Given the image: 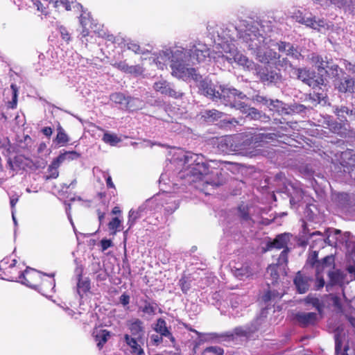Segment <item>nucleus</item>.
I'll return each instance as SVG.
<instances>
[{
    "label": "nucleus",
    "mask_w": 355,
    "mask_h": 355,
    "mask_svg": "<svg viewBox=\"0 0 355 355\" xmlns=\"http://www.w3.org/2000/svg\"><path fill=\"white\" fill-rule=\"evenodd\" d=\"M297 75L299 80L313 88L319 87L320 85H323L324 83V80L322 77L314 78L313 73L306 69H298L297 71Z\"/></svg>",
    "instance_id": "nucleus-10"
},
{
    "label": "nucleus",
    "mask_w": 355,
    "mask_h": 355,
    "mask_svg": "<svg viewBox=\"0 0 355 355\" xmlns=\"http://www.w3.org/2000/svg\"><path fill=\"white\" fill-rule=\"evenodd\" d=\"M198 83V87L200 92L205 96L214 101H220L225 106L239 110L246 96L236 89L225 87L222 86L216 87L211 80L202 79L196 81Z\"/></svg>",
    "instance_id": "nucleus-5"
},
{
    "label": "nucleus",
    "mask_w": 355,
    "mask_h": 355,
    "mask_svg": "<svg viewBox=\"0 0 355 355\" xmlns=\"http://www.w3.org/2000/svg\"><path fill=\"white\" fill-rule=\"evenodd\" d=\"M234 272V275L239 279H243L244 277H248L252 274L250 268L247 264L240 268H236Z\"/></svg>",
    "instance_id": "nucleus-38"
},
{
    "label": "nucleus",
    "mask_w": 355,
    "mask_h": 355,
    "mask_svg": "<svg viewBox=\"0 0 355 355\" xmlns=\"http://www.w3.org/2000/svg\"><path fill=\"white\" fill-rule=\"evenodd\" d=\"M58 29L62 40L69 42L70 40V34L67 29L62 26H60Z\"/></svg>",
    "instance_id": "nucleus-58"
},
{
    "label": "nucleus",
    "mask_w": 355,
    "mask_h": 355,
    "mask_svg": "<svg viewBox=\"0 0 355 355\" xmlns=\"http://www.w3.org/2000/svg\"><path fill=\"white\" fill-rule=\"evenodd\" d=\"M180 285L181 286L182 291L184 293H187L191 286L190 283L184 277L180 279Z\"/></svg>",
    "instance_id": "nucleus-63"
},
{
    "label": "nucleus",
    "mask_w": 355,
    "mask_h": 355,
    "mask_svg": "<svg viewBox=\"0 0 355 355\" xmlns=\"http://www.w3.org/2000/svg\"><path fill=\"white\" fill-rule=\"evenodd\" d=\"M102 139L105 143L111 146H115L121 141L120 138H119L116 135L111 134L108 132H106L103 135Z\"/></svg>",
    "instance_id": "nucleus-41"
},
{
    "label": "nucleus",
    "mask_w": 355,
    "mask_h": 355,
    "mask_svg": "<svg viewBox=\"0 0 355 355\" xmlns=\"http://www.w3.org/2000/svg\"><path fill=\"white\" fill-rule=\"evenodd\" d=\"M128 105L125 106V109L130 111H135L142 107L143 102L138 98H131L128 96Z\"/></svg>",
    "instance_id": "nucleus-39"
},
{
    "label": "nucleus",
    "mask_w": 355,
    "mask_h": 355,
    "mask_svg": "<svg viewBox=\"0 0 355 355\" xmlns=\"http://www.w3.org/2000/svg\"><path fill=\"white\" fill-rule=\"evenodd\" d=\"M40 277V273L39 272L28 267L24 272L20 273L18 279L21 284L35 288V286L32 284L31 281Z\"/></svg>",
    "instance_id": "nucleus-18"
},
{
    "label": "nucleus",
    "mask_w": 355,
    "mask_h": 355,
    "mask_svg": "<svg viewBox=\"0 0 355 355\" xmlns=\"http://www.w3.org/2000/svg\"><path fill=\"white\" fill-rule=\"evenodd\" d=\"M110 100L119 104L122 109H125V106L128 105V96H125L121 93H114L110 95Z\"/></svg>",
    "instance_id": "nucleus-32"
},
{
    "label": "nucleus",
    "mask_w": 355,
    "mask_h": 355,
    "mask_svg": "<svg viewBox=\"0 0 355 355\" xmlns=\"http://www.w3.org/2000/svg\"><path fill=\"white\" fill-rule=\"evenodd\" d=\"M263 26L258 21H243L239 25L240 40L250 53L263 63L276 64L280 55L272 50L266 51L271 40L266 37Z\"/></svg>",
    "instance_id": "nucleus-1"
},
{
    "label": "nucleus",
    "mask_w": 355,
    "mask_h": 355,
    "mask_svg": "<svg viewBox=\"0 0 355 355\" xmlns=\"http://www.w3.org/2000/svg\"><path fill=\"white\" fill-rule=\"evenodd\" d=\"M58 167H55L53 165H50L49 166L48 171L49 173V176L47 177V179L49 178H56L58 177L59 173L58 171Z\"/></svg>",
    "instance_id": "nucleus-59"
},
{
    "label": "nucleus",
    "mask_w": 355,
    "mask_h": 355,
    "mask_svg": "<svg viewBox=\"0 0 355 355\" xmlns=\"http://www.w3.org/2000/svg\"><path fill=\"white\" fill-rule=\"evenodd\" d=\"M10 87H11V89L12 92V101L8 102V107H10L11 109H15L17 107V104L18 89H17V85H14V84H12Z\"/></svg>",
    "instance_id": "nucleus-45"
},
{
    "label": "nucleus",
    "mask_w": 355,
    "mask_h": 355,
    "mask_svg": "<svg viewBox=\"0 0 355 355\" xmlns=\"http://www.w3.org/2000/svg\"><path fill=\"white\" fill-rule=\"evenodd\" d=\"M270 99H268L267 98L266 96H261V95H256L254 97V101L259 103H261L266 106L268 107V104H269V102H270Z\"/></svg>",
    "instance_id": "nucleus-61"
},
{
    "label": "nucleus",
    "mask_w": 355,
    "mask_h": 355,
    "mask_svg": "<svg viewBox=\"0 0 355 355\" xmlns=\"http://www.w3.org/2000/svg\"><path fill=\"white\" fill-rule=\"evenodd\" d=\"M85 15H86L85 13L82 14L80 15V23L83 27V30L80 33V35H81L80 39L82 40L83 42H85V41L83 40V38L88 36L89 33L87 26H90L92 24V22H91L89 18L87 17V16Z\"/></svg>",
    "instance_id": "nucleus-31"
},
{
    "label": "nucleus",
    "mask_w": 355,
    "mask_h": 355,
    "mask_svg": "<svg viewBox=\"0 0 355 355\" xmlns=\"http://www.w3.org/2000/svg\"><path fill=\"white\" fill-rule=\"evenodd\" d=\"M291 235L288 233L279 234L276 236L272 242H270L267 245V249L269 250L273 248L277 249H286L287 245L290 241Z\"/></svg>",
    "instance_id": "nucleus-19"
},
{
    "label": "nucleus",
    "mask_w": 355,
    "mask_h": 355,
    "mask_svg": "<svg viewBox=\"0 0 355 355\" xmlns=\"http://www.w3.org/2000/svg\"><path fill=\"white\" fill-rule=\"evenodd\" d=\"M312 63L318 68L321 77L327 73V68L329 67V61L327 58H323L319 55L313 53L310 57Z\"/></svg>",
    "instance_id": "nucleus-21"
},
{
    "label": "nucleus",
    "mask_w": 355,
    "mask_h": 355,
    "mask_svg": "<svg viewBox=\"0 0 355 355\" xmlns=\"http://www.w3.org/2000/svg\"><path fill=\"white\" fill-rule=\"evenodd\" d=\"M179 207V202L175 199L170 197L168 202H166L164 205V210L168 214L174 212Z\"/></svg>",
    "instance_id": "nucleus-43"
},
{
    "label": "nucleus",
    "mask_w": 355,
    "mask_h": 355,
    "mask_svg": "<svg viewBox=\"0 0 355 355\" xmlns=\"http://www.w3.org/2000/svg\"><path fill=\"white\" fill-rule=\"evenodd\" d=\"M56 131L57 135L54 139V142L60 146H65L69 141V135L60 124L58 125Z\"/></svg>",
    "instance_id": "nucleus-28"
},
{
    "label": "nucleus",
    "mask_w": 355,
    "mask_h": 355,
    "mask_svg": "<svg viewBox=\"0 0 355 355\" xmlns=\"http://www.w3.org/2000/svg\"><path fill=\"white\" fill-rule=\"evenodd\" d=\"M328 298L337 313L344 312L343 302L346 300V297L343 290L341 294H329Z\"/></svg>",
    "instance_id": "nucleus-20"
},
{
    "label": "nucleus",
    "mask_w": 355,
    "mask_h": 355,
    "mask_svg": "<svg viewBox=\"0 0 355 355\" xmlns=\"http://www.w3.org/2000/svg\"><path fill=\"white\" fill-rule=\"evenodd\" d=\"M69 154H60L58 157H57L51 163V165L59 167L62 163H63L66 160V156H69Z\"/></svg>",
    "instance_id": "nucleus-53"
},
{
    "label": "nucleus",
    "mask_w": 355,
    "mask_h": 355,
    "mask_svg": "<svg viewBox=\"0 0 355 355\" xmlns=\"http://www.w3.org/2000/svg\"><path fill=\"white\" fill-rule=\"evenodd\" d=\"M297 322L302 327L314 324L318 320V315L313 312H300L295 315Z\"/></svg>",
    "instance_id": "nucleus-17"
},
{
    "label": "nucleus",
    "mask_w": 355,
    "mask_h": 355,
    "mask_svg": "<svg viewBox=\"0 0 355 355\" xmlns=\"http://www.w3.org/2000/svg\"><path fill=\"white\" fill-rule=\"evenodd\" d=\"M238 214L243 220H248L249 218L248 208L245 205H241L238 207Z\"/></svg>",
    "instance_id": "nucleus-55"
},
{
    "label": "nucleus",
    "mask_w": 355,
    "mask_h": 355,
    "mask_svg": "<svg viewBox=\"0 0 355 355\" xmlns=\"http://www.w3.org/2000/svg\"><path fill=\"white\" fill-rule=\"evenodd\" d=\"M150 202H151L150 200H146L145 203L141 205L137 209V212L139 213L140 214H144V216L147 214V209H148Z\"/></svg>",
    "instance_id": "nucleus-64"
},
{
    "label": "nucleus",
    "mask_w": 355,
    "mask_h": 355,
    "mask_svg": "<svg viewBox=\"0 0 355 355\" xmlns=\"http://www.w3.org/2000/svg\"><path fill=\"white\" fill-rule=\"evenodd\" d=\"M290 15L292 18L295 19L296 21L300 24L306 26L308 22H310V17H304L300 10H294L293 12H290Z\"/></svg>",
    "instance_id": "nucleus-40"
},
{
    "label": "nucleus",
    "mask_w": 355,
    "mask_h": 355,
    "mask_svg": "<svg viewBox=\"0 0 355 355\" xmlns=\"http://www.w3.org/2000/svg\"><path fill=\"white\" fill-rule=\"evenodd\" d=\"M306 26L317 30L318 32H320L322 33H326L327 31H329L330 28L332 26V24L329 22L326 21L324 19H316L315 17H310V22H308Z\"/></svg>",
    "instance_id": "nucleus-22"
},
{
    "label": "nucleus",
    "mask_w": 355,
    "mask_h": 355,
    "mask_svg": "<svg viewBox=\"0 0 355 355\" xmlns=\"http://www.w3.org/2000/svg\"><path fill=\"white\" fill-rule=\"evenodd\" d=\"M312 279L298 272L294 279V284L300 293H305L309 288Z\"/></svg>",
    "instance_id": "nucleus-16"
},
{
    "label": "nucleus",
    "mask_w": 355,
    "mask_h": 355,
    "mask_svg": "<svg viewBox=\"0 0 355 355\" xmlns=\"http://www.w3.org/2000/svg\"><path fill=\"white\" fill-rule=\"evenodd\" d=\"M144 216V214H140L137 213V211L134 209H130L128 214V225H129V228L132 227L137 219Z\"/></svg>",
    "instance_id": "nucleus-44"
},
{
    "label": "nucleus",
    "mask_w": 355,
    "mask_h": 355,
    "mask_svg": "<svg viewBox=\"0 0 355 355\" xmlns=\"http://www.w3.org/2000/svg\"><path fill=\"white\" fill-rule=\"evenodd\" d=\"M90 288V282L87 278L83 279L81 275H78V281L77 283V293L80 297L83 294L87 293Z\"/></svg>",
    "instance_id": "nucleus-29"
},
{
    "label": "nucleus",
    "mask_w": 355,
    "mask_h": 355,
    "mask_svg": "<svg viewBox=\"0 0 355 355\" xmlns=\"http://www.w3.org/2000/svg\"><path fill=\"white\" fill-rule=\"evenodd\" d=\"M127 47L129 50L133 51L135 53L137 54H144V51L141 48V46L133 42H130L127 44Z\"/></svg>",
    "instance_id": "nucleus-49"
},
{
    "label": "nucleus",
    "mask_w": 355,
    "mask_h": 355,
    "mask_svg": "<svg viewBox=\"0 0 355 355\" xmlns=\"http://www.w3.org/2000/svg\"><path fill=\"white\" fill-rule=\"evenodd\" d=\"M283 295H284V293H282V292L269 290L263 295L262 300L265 302H268L270 301L275 302V301H277V300L281 299L282 297L283 296Z\"/></svg>",
    "instance_id": "nucleus-34"
},
{
    "label": "nucleus",
    "mask_w": 355,
    "mask_h": 355,
    "mask_svg": "<svg viewBox=\"0 0 355 355\" xmlns=\"http://www.w3.org/2000/svg\"><path fill=\"white\" fill-rule=\"evenodd\" d=\"M163 336L159 334H152L150 337V341L151 343L154 345H159L160 343H162L163 341Z\"/></svg>",
    "instance_id": "nucleus-57"
},
{
    "label": "nucleus",
    "mask_w": 355,
    "mask_h": 355,
    "mask_svg": "<svg viewBox=\"0 0 355 355\" xmlns=\"http://www.w3.org/2000/svg\"><path fill=\"white\" fill-rule=\"evenodd\" d=\"M143 68L137 64V65H132L129 67L128 73L130 74H134L135 76L141 75L143 73Z\"/></svg>",
    "instance_id": "nucleus-52"
},
{
    "label": "nucleus",
    "mask_w": 355,
    "mask_h": 355,
    "mask_svg": "<svg viewBox=\"0 0 355 355\" xmlns=\"http://www.w3.org/2000/svg\"><path fill=\"white\" fill-rule=\"evenodd\" d=\"M153 329L157 334L168 338L172 343L175 342V338L167 327L166 322L164 319H157Z\"/></svg>",
    "instance_id": "nucleus-24"
},
{
    "label": "nucleus",
    "mask_w": 355,
    "mask_h": 355,
    "mask_svg": "<svg viewBox=\"0 0 355 355\" xmlns=\"http://www.w3.org/2000/svg\"><path fill=\"white\" fill-rule=\"evenodd\" d=\"M334 113L336 114L338 119L340 122H345L347 118L354 119L355 117V112L353 110H349L346 106L336 107Z\"/></svg>",
    "instance_id": "nucleus-25"
},
{
    "label": "nucleus",
    "mask_w": 355,
    "mask_h": 355,
    "mask_svg": "<svg viewBox=\"0 0 355 355\" xmlns=\"http://www.w3.org/2000/svg\"><path fill=\"white\" fill-rule=\"evenodd\" d=\"M157 304L148 300L144 301V305L139 306V310L148 315H154L156 311Z\"/></svg>",
    "instance_id": "nucleus-37"
},
{
    "label": "nucleus",
    "mask_w": 355,
    "mask_h": 355,
    "mask_svg": "<svg viewBox=\"0 0 355 355\" xmlns=\"http://www.w3.org/2000/svg\"><path fill=\"white\" fill-rule=\"evenodd\" d=\"M69 154H60L58 157H57L51 163V165L59 167L62 163H63L66 160V156H69Z\"/></svg>",
    "instance_id": "nucleus-54"
},
{
    "label": "nucleus",
    "mask_w": 355,
    "mask_h": 355,
    "mask_svg": "<svg viewBox=\"0 0 355 355\" xmlns=\"http://www.w3.org/2000/svg\"><path fill=\"white\" fill-rule=\"evenodd\" d=\"M187 168L182 175H187L188 183L202 182L203 184L218 186L220 183L216 178H209V168L202 155L187 153L184 156Z\"/></svg>",
    "instance_id": "nucleus-6"
},
{
    "label": "nucleus",
    "mask_w": 355,
    "mask_h": 355,
    "mask_svg": "<svg viewBox=\"0 0 355 355\" xmlns=\"http://www.w3.org/2000/svg\"><path fill=\"white\" fill-rule=\"evenodd\" d=\"M188 52L184 48L178 46L174 49H166L154 54L150 59L157 67L163 69L166 62L170 61V67L173 76L188 80L190 79L198 81L201 76L196 72V69L189 67Z\"/></svg>",
    "instance_id": "nucleus-3"
},
{
    "label": "nucleus",
    "mask_w": 355,
    "mask_h": 355,
    "mask_svg": "<svg viewBox=\"0 0 355 355\" xmlns=\"http://www.w3.org/2000/svg\"><path fill=\"white\" fill-rule=\"evenodd\" d=\"M131 334L137 338H140L144 334L143 322L139 319H132L128 322Z\"/></svg>",
    "instance_id": "nucleus-26"
},
{
    "label": "nucleus",
    "mask_w": 355,
    "mask_h": 355,
    "mask_svg": "<svg viewBox=\"0 0 355 355\" xmlns=\"http://www.w3.org/2000/svg\"><path fill=\"white\" fill-rule=\"evenodd\" d=\"M113 66L122 71L128 73L130 66L125 61L116 62L113 64Z\"/></svg>",
    "instance_id": "nucleus-56"
},
{
    "label": "nucleus",
    "mask_w": 355,
    "mask_h": 355,
    "mask_svg": "<svg viewBox=\"0 0 355 355\" xmlns=\"http://www.w3.org/2000/svg\"><path fill=\"white\" fill-rule=\"evenodd\" d=\"M350 233L345 232L343 236L341 235V231L339 230H331L329 231V234L326 239H320V246L324 247L325 243L329 245H336L338 243H343L347 242Z\"/></svg>",
    "instance_id": "nucleus-11"
},
{
    "label": "nucleus",
    "mask_w": 355,
    "mask_h": 355,
    "mask_svg": "<svg viewBox=\"0 0 355 355\" xmlns=\"http://www.w3.org/2000/svg\"><path fill=\"white\" fill-rule=\"evenodd\" d=\"M224 113L217 110H205L200 112V118L207 123H214L222 119Z\"/></svg>",
    "instance_id": "nucleus-23"
},
{
    "label": "nucleus",
    "mask_w": 355,
    "mask_h": 355,
    "mask_svg": "<svg viewBox=\"0 0 355 355\" xmlns=\"http://www.w3.org/2000/svg\"><path fill=\"white\" fill-rule=\"evenodd\" d=\"M125 340L126 343L132 349L134 353L138 355H145L144 350L137 343L135 338H132L129 335H125Z\"/></svg>",
    "instance_id": "nucleus-30"
},
{
    "label": "nucleus",
    "mask_w": 355,
    "mask_h": 355,
    "mask_svg": "<svg viewBox=\"0 0 355 355\" xmlns=\"http://www.w3.org/2000/svg\"><path fill=\"white\" fill-rule=\"evenodd\" d=\"M335 259L333 255L326 256L322 259V262H318L315 265V269L324 270L329 277V282L326 284L327 291H331V287L336 285L342 286L345 282V275L340 270L335 269Z\"/></svg>",
    "instance_id": "nucleus-7"
},
{
    "label": "nucleus",
    "mask_w": 355,
    "mask_h": 355,
    "mask_svg": "<svg viewBox=\"0 0 355 355\" xmlns=\"http://www.w3.org/2000/svg\"><path fill=\"white\" fill-rule=\"evenodd\" d=\"M288 248H286V249H284L281 254H279V257L277 260V263L275 264L277 266L286 265L288 261Z\"/></svg>",
    "instance_id": "nucleus-48"
},
{
    "label": "nucleus",
    "mask_w": 355,
    "mask_h": 355,
    "mask_svg": "<svg viewBox=\"0 0 355 355\" xmlns=\"http://www.w3.org/2000/svg\"><path fill=\"white\" fill-rule=\"evenodd\" d=\"M335 339V351L337 355L340 354V355H349L347 354V350L349 349L348 346H345L343 351H342V336L340 334H336L334 335Z\"/></svg>",
    "instance_id": "nucleus-33"
},
{
    "label": "nucleus",
    "mask_w": 355,
    "mask_h": 355,
    "mask_svg": "<svg viewBox=\"0 0 355 355\" xmlns=\"http://www.w3.org/2000/svg\"><path fill=\"white\" fill-rule=\"evenodd\" d=\"M205 352L213 353L215 355H223L224 353L223 349L216 346L206 348Z\"/></svg>",
    "instance_id": "nucleus-60"
},
{
    "label": "nucleus",
    "mask_w": 355,
    "mask_h": 355,
    "mask_svg": "<svg viewBox=\"0 0 355 355\" xmlns=\"http://www.w3.org/2000/svg\"><path fill=\"white\" fill-rule=\"evenodd\" d=\"M268 107L274 112H277L279 114H283L285 111V105L283 102L279 100H270Z\"/></svg>",
    "instance_id": "nucleus-36"
},
{
    "label": "nucleus",
    "mask_w": 355,
    "mask_h": 355,
    "mask_svg": "<svg viewBox=\"0 0 355 355\" xmlns=\"http://www.w3.org/2000/svg\"><path fill=\"white\" fill-rule=\"evenodd\" d=\"M154 89L162 94L168 95L178 98L182 96V93L173 89L171 84L166 80H159L154 84Z\"/></svg>",
    "instance_id": "nucleus-14"
},
{
    "label": "nucleus",
    "mask_w": 355,
    "mask_h": 355,
    "mask_svg": "<svg viewBox=\"0 0 355 355\" xmlns=\"http://www.w3.org/2000/svg\"><path fill=\"white\" fill-rule=\"evenodd\" d=\"M277 49L279 52L284 53L286 55L297 60H299L302 56L301 53L292 44L283 42H275L271 40L267 46L266 51L270 49L272 51L275 52V50Z\"/></svg>",
    "instance_id": "nucleus-9"
},
{
    "label": "nucleus",
    "mask_w": 355,
    "mask_h": 355,
    "mask_svg": "<svg viewBox=\"0 0 355 355\" xmlns=\"http://www.w3.org/2000/svg\"><path fill=\"white\" fill-rule=\"evenodd\" d=\"M187 51L189 58V67L191 63L195 64L203 62L209 56V49L205 44L198 42L190 44L189 47L184 48Z\"/></svg>",
    "instance_id": "nucleus-8"
},
{
    "label": "nucleus",
    "mask_w": 355,
    "mask_h": 355,
    "mask_svg": "<svg viewBox=\"0 0 355 355\" xmlns=\"http://www.w3.org/2000/svg\"><path fill=\"white\" fill-rule=\"evenodd\" d=\"M329 1L331 4L336 6L338 8H344L348 4V0H326Z\"/></svg>",
    "instance_id": "nucleus-62"
},
{
    "label": "nucleus",
    "mask_w": 355,
    "mask_h": 355,
    "mask_svg": "<svg viewBox=\"0 0 355 355\" xmlns=\"http://www.w3.org/2000/svg\"><path fill=\"white\" fill-rule=\"evenodd\" d=\"M286 189L290 196V203L292 206L297 205L303 200L304 192L299 182H290Z\"/></svg>",
    "instance_id": "nucleus-12"
},
{
    "label": "nucleus",
    "mask_w": 355,
    "mask_h": 355,
    "mask_svg": "<svg viewBox=\"0 0 355 355\" xmlns=\"http://www.w3.org/2000/svg\"><path fill=\"white\" fill-rule=\"evenodd\" d=\"M311 99L316 102V103H324L327 102L326 96L322 94L314 92L311 96Z\"/></svg>",
    "instance_id": "nucleus-51"
},
{
    "label": "nucleus",
    "mask_w": 355,
    "mask_h": 355,
    "mask_svg": "<svg viewBox=\"0 0 355 355\" xmlns=\"http://www.w3.org/2000/svg\"><path fill=\"white\" fill-rule=\"evenodd\" d=\"M207 31L211 35L214 42L220 46L223 60H227L230 64L234 62L244 68L252 69L253 62L240 53L233 43L236 37L240 39L239 26L237 28L233 25L220 26L209 24Z\"/></svg>",
    "instance_id": "nucleus-2"
},
{
    "label": "nucleus",
    "mask_w": 355,
    "mask_h": 355,
    "mask_svg": "<svg viewBox=\"0 0 355 355\" xmlns=\"http://www.w3.org/2000/svg\"><path fill=\"white\" fill-rule=\"evenodd\" d=\"M121 221L117 218L115 217L112 218V220L109 223L108 227L110 230H113V234L118 230L119 227L121 226Z\"/></svg>",
    "instance_id": "nucleus-50"
},
{
    "label": "nucleus",
    "mask_w": 355,
    "mask_h": 355,
    "mask_svg": "<svg viewBox=\"0 0 355 355\" xmlns=\"http://www.w3.org/2000/svg\"><path fill=\"white\" fill-rule=\"evenodd\" d=\"M305 301L306 303L312 304L319 313L322 311L324 306L322 302L318 297L308 295Z\"/></svg>",
    "instance_id": "nucleus-42"
},
{
    "label": "nucleus",
    "mask_w": 355,
    "mask_h": 355,
    "mask_svg": "<svg viewBox=\"0 0 355 355\" xmlns=\"http://www.w3.org/2000/svg\"><path fill=\"white\" fill-rule=\"evenodd\" d=\"M277 265L272 264L270 265L267 268V274L270 275L272 277V283L274 284L275 282H277L278 279V273H277Z\"/></svg>",
    "instance_id": "nucleus-46"
},
{
    "label": "nucleus",
    "mask_w": 355,
    "mask_h": 355,
    "mask_svg": "<svg viewBox=\"0 0 355 355\" xmlns=\"http://www.w3.org/2000/svg\"><path fill=\"white\" fill-rule=\"evenodd\" d=\"M258 76L264 84L277 83L281 80L282 76L276 71H269L265 67L257 72Z\"/></svg>",
    "instance_id": "nucleus-15"
},
{
    "label": "nucleus",
    "mask_w": 355,
    "mask_h": 355,
    "mask_svg": "<svg viewBox=\"0 0 355 355\" xmlns=\"http://www.w3.org/2000/svg\"><path fill=\"white\" fill-rule=\"evenodd\" d=\"M270 139V135L259 133L251 137H243L242 135L225 136L218 142V148L225 154L241 153L250 157L257 155L252 151L261 146L262 143Z\"/></svg>",
    "instance_id": "nucleus-4"
},
{
    "label": "nucleus",
    "mask_w": 355,
    "mask_h": 355,
    "mask_svg": "<svg viewBox=\"0 0 355 355\" xmlns=\"http://www.w3.org/2000/svg\"><path fill=\"white\" fill-rule=\"evenodd\" d=\"M93 335L99 349L103 347V345L110 336V332L105 329H96L94 331Z\"/></svg>",
    "instance_id": "nucleus-27"
},
{
    "label": "nucleus",
    "mask_w": 355,
    "mask_h": 355,
    "mask_svg": "<svg viewBox=\"0 0 355 355\" xmlns=\"http://www.w3.org/2000/svg\"><path fill=\"white\" fill-rule=\"evenodd\" d=\"M335 87L343 93H353L355 89V81L349 76L337 78L334 80Z\"/></svg>",
    "instance_id": "nucleus-13"
},
{
    "label": "nucleus",
    "mask_w": 355,
    "mask_h": 355,
    "mask_svg": "<svg viewBox=\"0 0 355 355\" xmlns=\"http://www.w3.org/2000/svg\"><path fill=\"white\" fill-rule=\"evenodd\" d=\"M239 110H241L242 113L246 114L247 116H250L252 119H255L259 118L260 116V113L257 109L248 106L245 102L243 103Z\"/></svg>",
    "instance_id": "nucleus-35"
},
{
    "label": "nucleus",
    "mask_w": 355,
    "mask_h": 355,
    "mask_svg": "<svg viewBox=\"0 0 355 355\" xmlns=\"http://www.w3.org/2000/svg\"><path fill=\"white\" fill-rule=\"evenodd\" d=\"M324 272V270H319L316 269V279L315 283V289L320 290V288H323L325 285V282L322 276L320 275V273Z\"/></svg>",
    "instance_id": "nucleus-47"
}]
</instances>
